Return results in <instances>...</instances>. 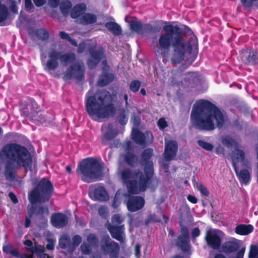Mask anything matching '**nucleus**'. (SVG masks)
<instances>
[{
    "instance_id": "f257e3e1",
    "label": "nucleus",
    "mask_w": 258,
    "mask_h": 258,
    "mask_svg": "<svg viewBox=\"0 0 258 258\" xmlns=\"http://www.w3.org/2000/svg\"><path fill=\"white\" fill-rule=\"evenodd\" d=\"M166 32L165 34L160 36L159 43L161 48L163 50V55L167 56L169 48L171 43L173 53L171 60L174 63H180L185 56L190 53L191 45L190 42L184 40L180 36H174L179 33L178 27L174 24L167 23L163 27Z\"/></svg>"
},
{
    "instance_id": "f03ea898",
    "label": "nucleus",
    "mask_w": 258,
    "mask_h": 258,
    "mask_svg": "<svg viewBox=\"0 0 258 258\" xmlns=\"http://www.w3.org/2000/svg\"><path fill=\"white\" fill-rule=\"evenodd\" d=\"M190 118L195 126L205 130H213L216 126L221 127L225 120L220 110L210 102L204 100L196 102Z\"/></svg>"
},
{
    "instance_id": "7ed1b4c3",
    "label": "nucleus",
    "mask_w": 258,
    "mask_h": 258,
    "mask_svg": "<svg viewBox=\"0 0 258 258\" xmlns=\"http://www.w3.org/2000/svg\"><path fill=\"white\" fill-rule=\"evenodd\" d=\"M111 97L107 91H98L95 94L90 89L86 95V107L90 117L97 121L114 114L115 109L111 103Z\"/></svg>"
},
{
    "instance_id": "20e7f679",
    "label": "nucleus",
    "mask_w": 258,
    "mask_h": 258,
    "mask_svg": "<svg viewBox=\"0 0 258 258\" xmlns=\"http://www.w3.org/2000/svg\"><path fill=\"white\" fill-rule=\"evenodd\" d=\"M144 176L142 173H133L129 169H125L121 173L123 182L126 185L131 194H138L144 191L151 184H156V181L152 179L153 174V163L150 161L146 163Z\"/></svg>"
},
{
    "instance_id": "39448f33",
    "label": "nucleus",
    "mask_w": 258,
    "mask_h": 258,
    "mask_svg": "<svg viewBox=\"0 0 258 258\" xmlns=\"http://www.w3.org/2000/svg\"><path fill=\"white\" fill-rule=\"evenodd\" d=\"M59 59L63 66L70 65L69 68L64 74L66 79L76 78L81 79L83 76L84 66L80 62L75 61V55L73 53H62L54 50L48 52V59L46 63V71L55 70L58 66L57 60Z\"/></svg>"
},
{
    "instance_id": "423d86ee",
    "label": "nucleus",
    "mask_w": 258,
    "mask_h": 258,
    "mask_svg": "<svg viewBox=\"0 0 258 258\" xmlns=\"http://www.w3.org/2000/svg\"><path fill=\"white\" fill-rule=\"evenodd\" d=\"M0 160L12 162L27 168L32 164L31 155L24 147L16 144L6 145L0 153Z\"/></svg>"
},
{
    "instance_id": "0eeeda50",
    "label": "nucleus",
    "mask_w": 258,
    "mask_h": 258,
    "mask_svg": "<svg viewBox=\"0 0 258 258\" xmlns=\"http://www.w3.org/2000/svg\"><path fill=\"white\" fill-rule=\"evenodd\" d=\"M77 172L83 181L91 182L98 180L102 175L103 166L97 160L88 158L79 164Z\"/></svg>"
},
{
    "instance_id": "6e6552de",
    "label": "nucleus",
    "mask_w": 258,
    "mask_h": 258,
    "mask_svg": "<svg viewBox=\"0 0 258 258\" xmlns=\"http://www.w3.org/2000/svg\"><path fill=\"white\" fill-rule=\"evenodd\" d=\"M52 190L51 182L45 179H42L35 189L29 194V200L31 203L48 200Z\"/></svg>"
},
{
    "instance_id": "1a4fd4ad",
    "label": "nucleus",
    "mask_w": 258,
    "mask_h": 258,
    "mask_svg": "<svg viewBox=\"0 0 258 258\" xmlns=\"http://www.w3.org/2000/svg\"><path fill=\"white\" fill-rule=\"evenodd\" d=\"M224 236L225 234L222 231L213 229L207 231L205 239L209 246L214 249H218Z\"/></svg>"
},
{
    "instance_id": "9d476101",
    "label": "nucleus",
    "mask_w": 258,
    "mask_h": 258,
    "mask_svg": "<svg viewBox=\"0 0 258 258\" xmlns=\"http://www.w3.org/2000/svg\"><path fill=\"white\" fill-rule=\"evenodd\" d=\"M231 160L234 169L248 167V163L244 153L240 149H236L232 152Z\"/></svg>"
},
{
    "instance_id": "9b49d317",
    "label": "nucleus",
    "mask_w": 258,
    "mask_h": 258,
    "mask_svg": "<svg viewBox=\"0 0 258 258\" xmlns=\"http://www.w3.org/2000/svg\"><path fill=\"white\" fill-rule=\"evenodd\" d=\"M89 196L93 200L106 201L108 199L107 192L99 185H92L90 187Z\"/></svg>"
},
{
    "instance_id": "f8f14e48",
    "label": "nucleus",
    "mask_w": 258,
    "mask_h": 258,
    "mask_svg": "<svg viewBox=\"0 0 258 258\" xmlns=\"http://www.w3.org/2000/svg\"><path fill=\"white\" fill-rule=\"evenodd\" d=\"M101 251L104 254L110 252L116 254L119 249L118 245L114 242H110L108 236H105L101 241Z\"/></svg>"
},
{
    "instance_id": "ddd939ff",
    "label": "nucleus",
    "mask_w": 258,
    "mask_h": 258,
    "mask_svg": "<svg viewBox=\"0 0 258 258\" xmlns=\"http://www.w3.org/2000/svg\"><path fill=\"white\" fill-rule=\"evenodd\" d=\"M241 241L234 238L225 242L222 245V251L225 253L236 251L240 247Z\"/></svg>"
},
{
    "instance_id": "4468645a",
    "label": "nucleus",
    "mask_w": 258,
    "mask_h": 258,
    "mask_svg": "<svg viewBox=\"0 0 258 258\" xmlns=\"http://www.w3.org/2000/svg\"><path fill=\"white\" fill-rule=\"evenodd\" d=\"M144 205V199L138 196L130 198L126 204L128 210L131 212H135L142 209Z\"/></svg>"
},
{
    "instance_id": "2eb2a0df",
    "label": "nucleus",
    "mask_w": 258,
    "mask_h": 258,
    "mask_svg": "<svg viewBox=\"0 0 258 258\" xmlns=\"http://www.w3.org/2000/svg\"><path fill=\"white\" fill-rule=\"evenodd\" d=\"M177 150V144L174 141H165V158L166 160H172L175 156Z\"/></svg>"
},
{
    "instance_id": "dca6fc26",
    "label": "nucleus",
    "mask_w": 258,
    "mask_h": 258,
    "mask_svg": "<svg viewBox=\"0 0 258 258\" xmlns=\"http://www.w3.org/2000/svg\"><path fill=\"white\" fill-rule=\"evenodd\" d=\"M133 139L137 143L142 144L144 142H151L153 139L152 134L147 132L146 135H143L137 129L133 127L132 130Z\"/></svg>"
},
{
    "instance_id": "f3484780",
    "label": "nucleus",
    "mask_w": 258,
    "mask_h": 258,
    "mask_svg": "<svg viewBox=\"0 0 258 258\" xmlns=\"http://www.w3.org/2000/svg\"><path fill=\"white\" fill-rule=\"evenodd\" d=\"M177 244L183 251H188L189 249L188 231L186 228H181V234L178 238Z\"/></svg>"
},
{
    "instance_id": "a211bd4d",
    "label": "nucleus",
    "mask_w": 258,
    "mask_h": 258,
    "mask_svg": "<svg viewBox=\"0 0 258 258\" xmlns=\"http://www.w3.org/2000/svg\"><path fill=\"white\" fill-rule=\"evenodd\" d=\"M87 240L89 244L83 242L80 247L82 253L84 254H89L91 251V247L96 246L97 243V239L94 234H90L87 236Z\"/></svg>"
},
{
    "instance_id": "6ab92c4d",
    "label": "nucleus",
    "mask_w": 258,
    "mask_h": 258,
    "mask_svg": "<svg viewBox=\"0 0 258 258\" xmlns=\"http://www.w3.org/2000/svg\"><path fill=\"white\" fill-rule=\"evenodd\" d=\"M242 60L245 63L256 64L258 63V56L257 53L254 50L246 49L241 51Z\"/></svg>"
},
{
    "instance_id": "aec40b11",
    "label": "nucleus",
    "mask_w": 258,
    "mask_h": 258,
    "mask_svg": "<svg viewBox=\"0 0 258 258\" xmlns=\"http://www.w3.org/2000/svg\"><path fill=\"white\" fill-rule=\"evenodd\" d=\"M24 244L26 246V248L32 252H36L38 253V256L40 258H50L48 255H46L43 253L44 251V247L41 245H35L34 247L32 246V242L30 240H27L24 242Z\"/></svg>"
},
{
    "instance_id": "412c9836",
    "label": "nucleus",
    "mask_w": 258,
    "mask_h": 258,
    "mask_svg": "<svg viewBox=\"0 0 258 258\" xmlns=\"http://www.w3.org/2000/svg\"><path fill=\"white\" fill-rule=\"evenodd\" d=\"M108 230L114 238L121 242H124L125 237L123 226L118 227L109 226Z\"/></svg>"
},
{
    "instance_id": "4be33fe9",
    "label": "nucleus",
    "mask_w": 258,
    "mask_h": 258,
    "mask_svg": "<svg viewBox=\"0 0 258 258\" xmlns=\"http://www.w3.org/2000/svg\"><path fill=\"white\" fill-rule=\"evenodd\" d=\"M68 219L62 214L58 213L51 216V222L53 226L59 228L64 226L67 223Z\"/></svg>"
},
{
    "instance_id": "5701e85b",
    "label": "nucleus",
    "mask_w": 258,
    "mask_h": 258,
    "mask_svg": "<svg viewBox=\"0 0 258 258\" xmlns=\"http://www.w3.org/2000/svg\"><path fill=\"white\" fill-rule=\"evenodd\" d=\"M239 180L243 184H247L250 179V175L247 169H242L240 168L234 169Z\"/></svg>"
},
{
    "instance_id": "b1692460",
    "label": "nucleus",
    "mask_w": 258,
    "mask_h": 258,
    "mask_svg": "<svg viewBox=\"0 0 258 258\" xmlns=\"http://www.w3.org/2000/svg\"><path fill=\"white\" fill-rule=\"evenodd\" d=\"M3 249L5 252L11 254L18 258H33L32 255L20 254L19 251L11 245H5L3 246Z\"/></svg>"
},
{
    "instance_id": "393cba45",
    "label": "nucleus",
    "mask_w": 258,
    "mask_h": 258,
    "mask_svg": "<svg viewBox=\"0 0 258 258\" xmlns=\"http://www.w3.org/2000/svg\"><path fill=\"white\" fill-rule=\"evenodd\" d=\"M90 53L91 59L88 61V65L90 68H92L103 58L104 55L102 50H99V51L96 52L90 51Z\"/></svg>"
},
{
    "instance_id": "a878e982",
    "label": "nucleus",
    "mask_w": 258,
    "mask_h": 258,
    "mask_svg": "<svg viewBox=\"0 0 258 258\" xmlns=\"http://www.w3.org/2000/svg\"><path fill=\"white\" fill-rule=\"evenodd\" d=\"M253 230V227L251 225L241 224L237 226L235 228V232L239 235H247Z\"/></svg>"
},
{
    "instance_id": "bb28decb",
    "label": "nucleus",
    "mask_w": 258,
    "mask_h": 258,
    "mask_svg": "<svg viewBox=\"0 0 258 258\" xmlns=\"http://www.w3.org/2000/svg\"><path fill=\"white\" fill-rule=\"evenodd\" d=\"M102 130L104 134L103 136V140H109L113 139L117 134V132L112 127L108 126L107 127L106 125H103Z\"/></svg>"
},
{
    "instance_id": "cd10ccee",
    "label": "nucleus",
    "mask_w": 258,
    "mask_h": 258,
    "mask_svg": "<svg viewBox=\"0 0 258 258\" xmlns=\"http://www.w3.org/2000/svg\"><path fill=\"white\" fill-rule=\"evenodd\" d=\"M114 76L113 74L108 73H105L100 77L97 84L100 86L106 85L111 82Z\"/></svg>"
},
{
    "instance_id": "c85d7f7f",
    "label": "nucleus",
    "mask_w": 258,
    "mask_h": 258,
    "mask_svg": "<svg viewBox=\"0 0 258 258\" xmlns=\"http://www.w3.org/2000/svg\"><path fill=\"white\" fill-rule=\"evenodd\" d=\"M85 9L86 7L85 5H78L73 9L71 13V16L73 18H76L83 14Z\"/></svg>"
},
{
    "instance_id": "c756f323",
    "label": "nucleus",
    "mask_w": 258,
    "mask_h": 258,
    "mask_svg": "<svg viewBox=\"0 0 258 258\" xmlns=\"http://www.w3.org/2000/svg\"><path fill=\"white\" fill-rule=\"evenodd\" d=\"M96 21V16L89 13H85L82 17L80 22L83 24H91Z\"/></svg>"
},
{
    "instance_id": "7c9ffc66",
    "label": "nucleus",
    "mask_w": 258,
    "mask_h": 258,
    "mask_svg": "<svg viewBox=\"0 0 258 258\" xmlns=\"http://www.w3.org/2000/svg\"><path fill=\"white\" fill-rule=\"evenodd\" d=\"M9 15L8 8L0 2V24L7 19Z\"/></svg>"
},
{
    "instance_id": "2f4dec72",
    "label": "nucleus",
    "mask_w": 258,
    "mask_h": 258,
    "mask_svg": "<svg viewBox=\"0 0 258 258\" xmlns=\"http://www.w3.org/2000/svg\"><path fill=\"white\" fill-rule=\"evenodd\" d=\"M106 28L111 31L114 34L118 35L121 33V28L117 24L113 22H108L105 24Z\"/></svg>"
},
{
    "instance_id": "473e14b6",
    "label": "nucleus",
    "mask_w": 258,
    "mask_h": 258,
    "mask_svg": "<svg viewBox=\"0 0 258 258\" xmlns=\"http://www.w3.org/2000/svg\"><path fill=\"white\" fill-rule=\"evenodd\" d=\"M130 26L132 30L140 33L142 31V25L138 20H134L130 22Z\"/></svg>"
},
{
    "instance_id": "72a5a7b5",
    "label": "nucleus",
    "mask_w": 258,
    "mask_h": 258,
    "mask_svg": "<svg viewBox=\"0 0 258 258\" xmlns=\"http://www.w3.org/2000/svg\"><path fill=\"white\" fill-rule=\"evenodd\" d=\"M222 143L227 147L236 146L237 142L232 138L229 136H225L222 138Z\"/></svg>"
},
{
    "instance_id": "f704fd0d",
    "label": "nucleus",
    "mask_w": 258,
    "mask_h": 258,
    "mask_svg": "<svg viewBox=\"0 0 258 258\" xmlns=\"http://www.w3.org/2000/svg\"><path fill=\"white\" fill-rule=\"evenodd\" d=\"M70 238L68 235H63L59 240V246L62 248L67 247L70 244Z\"/></svg>"
},
{
    "instance_id": "c9c22d12",
    "label": "nucleus",
    "mask_w": 258,
    "mask_h": 258,
    "mask_svg": "<svg viewBox=\"0 0 258 258\" xmlns=\"http://www.w3.org/2000/svg\"><path fill=\"white\" fill-rule=\"evenodd\" d=\"M248 257L258 258V244L250 246Z\"/></svg>"
},
{
    "instance_id": "e433bc0d",
    "label": "nucleus",
    "mask_w": 258,
    "mask_h": 258,
    "mask_svg": "<svg viewBox=\"0 0 258 258\" xmlns=\"http://www.w3.org/2000/svg\"><path fill=\"white\" fill-rule=\"evenodd\" d=\"M198 145L201 147H202V148H203L204 149L207 150V151H211L213 150V146L208 143V142H207L206 141H205L204 140H199L198 142Z\"/></svg>"
},
{
    "instance_id": "4c0bfd02",
    "label": "nucleus",
    "mask_w": 258,
    "mask_h": 258,
    "mask_svg": "<svg viewBox=\"0 0 258 258\" xmlns=\"http://www.w3.org/2000/svg\"><path fill=\"white\" fill-rule=\"evenodd\" d=\"M71 7V3L69 1H66L62 3L60 5V8L62 13L64 15H67L69 13V10Z\"/></svg>"
},
{
    "instance_id": "58836bf2",
    "label": "nucleus",
    "mask_w": 258,
    "mask_h": 258,
    "mask_svg": "<svg viewBox=\"0 0 258 258\" xmlns=\"http://www.w3.org/2000/svg\"><path fill=\"white\" fill-rule=\"evenodd\" d=\"M196 187L201 192V194L205 196L209 195V192L208 189L201 183H197Z\"/></svg>"
},
{
    "instance_id": "ea45409f",
    "label": "nucleus",
    "mask_w": 258,
    "mask_h": 258,
    "mask_svg": "<svg viewBox=\"0 0 258 258\" xmlns=\"http://www.w3.org/2000/svg\"><path fill=\"white\" fill-rule=\"evenodd\" d=\"M141 86V82L139 81H134L130 84V89L133 92H137Z\"/></svg>"
},
{
    "instance_id": "a19ab883",
    "label": "nucleus",
    "mask_w": 258,
    "mask_h": 258,
    "mask_svg": "<svg viewBox=\"0 0 258 258\" xmlns=\"http://www.w3.org/2000/svg\"><path fill=\"white\" fill-rule=\"evenodd\" d=\"M82 241V238L79 235H75L72 238V248L73 249L79 245Z\"/></svg>"
},
{
    "instance_id": "79ce46f5",
    "label": "nucleus",
    "mask_w": 258,
    "mask_h": 258,
    "mask_svg": "<svg viewBox=\"0 0 258 258\" xmlns=\"http://www.w3.org/2000/svg\"><path fill=\"white\" fill-rule=\"evenodd\" d=\"M59 36L61 37V38L63 39L68 40L73 45H77V42H76V41L75 40L71 39L67 33L64 32H60L59 33Z\"/></svg>"
},
{
    "instance_id": "37998d69",
    "label": "nucleus",
    "mask_w": 258,
    "mask_h": 258,
    "mask_svg": "<svg viewBox=\"0 0 258 258\" xmlns=\"http://www.w3.org/2000/svg\"><path fill=\"white\" fill-rule=\"evenodd\" d=\"M37 35L39 39L43 40L46 39L48 36L47 32L44 29H40L38 30Z\"/></svg>"
},
{
    "instance_id": "c03bdc74",
    "label": "nucleus",
    "mask_w": 258,
    "mask_h": 258,
    "mask_svg": "<svg viewBox=\"0 0 258 258\" xmlns=\"http://www.w3.org/2000/svg\"><path fill=\"white\" fill-rule=\"evenodd\" d=\"M125 160L128 164L133 165L134 162L137 161V158L133 155L129 154L125 157Z\"/></svg>"
},
{
    "instance_id": "a18cd8bd",
    "label": "nucleus",
    "mask_w": 258,
    "mask_h": 258,
    "mask_svg": "<svg viewBox=\"0 0 258 258\" xmlns=\"http://www.w3.org/2000/svg\"><path fill=\"white\" fill-rule=\"evenodd\" d=\"M157 123H158V125L160 130H163L167 126V123L166 121L165 120V119L164 118H160L158 121Z\"/></svg>"
},
{
    "instance_id": "49530a36",
    "label": "nucleus",
    "mask_w": 258,
    "mask_h": 258,
    "mask_svg": "<svg viewBox=\"0 0 258 258\" xmlns=\"http://www.w3.org/2000/svg\"><path fill=\"white\" fill-rule=\"evenodd\" d=\"M112 221L113 223L117 224L120 223L123 221V218L118 214L114 215L112 218Z\"/></svg>"
},
{
    "instance_id": "de8ad7c7",
    "label": "nucleus",
    "mask_w": 258,
    "mask_h": 258,
    "mask_svg": "<svg viewBox=\"0 0 258 258\" xmlns=\"http://www.w3.org/2000/svg\"><path fill=\"white\" fill-rule=\"evenodd\" d=\"M153 154V150L151 149H147L145 150L143 154V157L145 160L150 158Z\"/></svg>"
},
{
    "instance_id": "09e8293b",
    "label": "nucleus",
    "mask_w": 258,
    "mask_h": 258,
    "mask_svg": "<svg viewBox=\"0 0 258 258\" xmlns=\"http://www.w3.org/2000/svg\"><path fill=\"white\" fill-rule=\"evenodd\" d=\"M8 3L10 7L11 11L14 13H17L18 10H17V7H16V2H14L13 0H9Z\"/></svg>"
},
{
    "instance_id": "8fccbe9b",
    "label": "nucleus",
    "mask_w": 258,
    "mask_h": 258,
    "mask_svg": "<svg viewBox=\"0 0 258 258\" xmlns=\"http://www.w3.org/2000/svg\"><path fill=\"white\" fill-rule=\"evenodd\" d=\"M119 191H118L116 194L114 199L113 202L112 203V207L114 208H117L120 204V202L119 200Z\"/></svg>"
},
{
    "instance_id": "3c124183",
    "label": "nucleus",
    "mask_w": 258,
    "mask_h": 258,
    "mask_svg": "<svg viewBox=\"0 0 258 258\" xmlns=\"http://www.w3.org/2000/svg\"><path fill=\"white\" fill-rule=\"evenodd\" d=\"M98 213L102 217H105L107 214L108 212L107 209L105 207L101 206L98 210Z\"/></svg>"
},
{
    "instance_id": "603ef678",
    "label": "nucleus",
    "mask_w": 258,
    "mask_h": 258,
    "mask_svg": "<svg viewBox=\"0 0 258 258\" xmlns=\"http://www.w3.org/2000/svg\"><path fill=\"white\" fill-rule=\"evenodd\" d=\"M47 242L48 244L46 245L47 249L50 250L53 249L54 247L55 241L51 238H48L47 239Z\"/></svg>"
},
{
    "instance_id": "864d4df0",
    "label": "nucleus",
    "mask_w": 258,
    "mask_h": 258,
    "mask_svg": "<svg viewBox=\"0 0 258 258\" xmlns=\"http://www.w3.org/2000/svg\"><path fill=\"white\" fill-rule=\"evenodd\" d=\"M242 4L245 6H250L252 5L253 2L257 0H240Z\"/></svg>"
},
{
    "instance_id": "5fc2aeb1",
    "label": "nucleus",
    "mask_w": 258,
    "mask_h": 258,
    "mask_svg": "<svg viewBox=\"0 0 258 258\" xmlns=\"http://www.w3.org/2000/svg\"><path fill=\"white\" fill-rule=\"evenodd\" d=\"M35 5L37 7H40L44 5L46 3V0H33Z\"/></svg>"
},
{
    "instance_id": "6e6d98bb",
    "label": "nucleus",
    "mask_w": 258,
    "mask_h": 258,
    "mask_svg": "<svg viewBox=\"0 0 258 258\" xmlns=\"http://www.w3.org/2000/svg\"><path fill=\"white\" fill-rule=\"evenodd\" d=\"M25 7L28 10H31L34 7L31 0H25Z\"/></svg>"
},
{
    "instance_id": "4d7b16f0",
    "label": "nucleus",
    "mask_w": 258,
    "mask_h": 258,
    "mask_svg": "<svg viewBox=\"0 0 258 258\" xmlns=\"http://www.w3.org/2000/svg\"><path fill=\"white\" fill-rule=\"evenodd\" d=\"M59 0H49V4L52 7H57Z\"/></svg>"
},
{
    "instance_id": "13d9d810",
    "label": "nucleus",
    "mask_w": 258,
    "mask_h": 258,
    "mask_svg": "<svg viewBox=\"0 0 258 258\" xmlns=\"http://www.w3.org/2000/svg\"><path fill=\"white\" fill-rule=\"evenodd\" d=\"M187 200L191 203L193 204H196L197 203V199L196 198V197L192 196V195H189L187 197Z\"/></svg>"
},
{
    "instance_id": "bf43d9fd",
    "label": "nucleus",
    "mask_w": 258,
    "mask_h": 258,
    "mask_svg": "<svg viewBox=\"0 0 258 258\" xmlns=\"http://www.w3.org/2000/svg\"><path fill=\"white\" fill-rule=\"evenodd\" d=\"M9 196L10 198L11 199V200H12V201L14 204H16L18 203V200H17L16 197L15 196V195L13 193H12V192L9 193Z\"/></svg>"
},
{
    "instance_id": "052dcab7",
    "label": "nucleus",
    "mask_w": 258,
    "mask_h": 258,
    "mask_svg": "<svg viewBox=\"0 0 258 258\" xmlns=\"http://www.w3.org/2000/svg\"><path fill=\"white\" fill-rule=\"evenodd\" d=\"M200 231L199 228H195L192 232V237L195 238L198 236L200 235Z\"/></svg>"
},
{
    "instance_id": "680f3d73",
    "label": "nucleus",
    "mask_w": 258,
    "mask_h": 258,
    "mask_svg": "<svg viewBox=\"0 0 258 258\" xmlns=\"http://www.w3.org/2000/svg\"><path fill=\"white\" fill-rule=\"evenodd\" d=\"M6 176L9 178H12L13 177V173L11 171L9 173V167L7 166L6 167Z\"/></svg>"
},
{
    "instance_id": "e2e57ef3",
    "label": "nucleus",
    "mask_w": 258,
    "mask_h": 258,
    "mask_svg": "<svg viewBox=\"0 0 258 258\" xmlns=\"http://www.w3.org/2000/svg\"><path fill=\"white\" fill-rule=\"evenodd\" d=\"M85 46H86V44L85 43L83 42V43H80L78 49V52H83Z\"/></svg>"
},
{
    "instance_id": "0e129e2a",
    "label": "nucleus",
    "mask_w": 258,
    "mask_h": 258,
    "mask_svg": "<svg viewBox=\"0 0 258 258\" xmlns=\"http://www.w3.org/2000/svg\"><path fill=\"white\" fill-rule=\"evenodd\" d=\"M131 121L133 122L134 125H138L140 123V119L138 117L132 118Z\"/></svg>"
},
{
    "instance_id": "69168bd1",
    "label": "nucleus",
    "mask_w": 258,
    "mask_h": 258,
    "mask_svg": "<svg viewBox=\"0 0 258 258\" xmlns=\"http://www.w3.org/2000/svg\"><path fill=\"white\" fill-rule=\"evenodd\" d=\"M127 118L126 115H124L122 116V119H120L119 121L121 124H124L126 123V122H127Z\"/></svg>"
},
{
    "instance_id": "338daca9",
    "label": "nucleus",
    "mask_w": 258,
    "mask_h": 258,
    "mask_svg": "<svg viewBox=\"0 0 258 258\" xmlns=\"http://www.w3.org/2000/svg\"><path fill=\"white\" fill-rule=\"evenodd\" d=\"M141 246L139 245H136L135 247L136 255L138 256L140 254Z\"/></svg>"
},
{
    "instance_id": "774afa93",
    "label": "nucleus",
    "mask_w": 258,
    "mask_h": 258,
    "mask_svg": "<svg viewBox=\"0 0 258 258\" xmlns=\"http://www.w3.org/2000/svg\"><path fill=\"white\" fill-rule=\"evenodd\" d=\"M71 254V258H84V257L83 256H78L77 255L76 252H74V251H72V253Z\"/></svg>"
}]
</instances>
